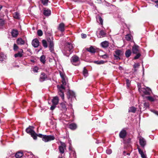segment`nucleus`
I'll return each mask as SVG.
<instances>
[{
	"label": "nucleus",
	"mask_w": 158,
	"mask_h": 158,
	"mask_svg": "<svg viewBox=\"0 0 158 158\" xmlns=\"http://www.w3.org/2000/svg\"><path fill=\"white\" fill-rule=\"evenodd\" d=\"M73 48L72 44L69 42H67L66 43L65 47L62 51L64 55L68 56L72 52Z\"/></svg>",
	"instance_id": "f257e3e1"
},
{
	"label": "nucleus",
	"mask_w": 158,
	"mask_h": 158,
	"mask_svg": "<svg viewBox=\"0 0 158 158\" xmlns=\"http://www.w3.org/2000/svg\"><path fill=\"white\" fill-rule=\"evenodd\" d=\"M37 136L42 138V140L45 142H47L55 139V137L54 135H43L39 134L37 135Z\"/></svg>",
	"instance_id": "f03ea898"
},
{
	"label": "nucleus",
	"mask_w": 158,
	"mask_h": 158,
	"mask_svg": "<svg viewBox=\"0 0 158 158\" xmlns=\"http://www.w3.org/2000/svg\"><path fill=\"white\" fill-rule=\"evenodd\" d=\"M34 128L33 127L30 126L26 129V131L27 133L31 135L34 139H36L38 134H37L34 131Z\"/></svg>",
	"instance_id": "7ed1b4c3"
},
{
	"label": "nucleus",
	"mask_w": 158,
	"mask_h": 158,
	"mask_svg": "<svg viewBox=\"0 0 158 158\" xmlns=\"http://www.w3.org/2000/svg\"><path fill=\"white\" fill-rule=\"evenodd\" d=\"M71 62L74 65H79L80 62L79 57L76 55L73 56L71 58Z\"/></svg>",
	"instance_id": "20e7f679"
},
{
	"label": "nucleus",
	"mask_w": 158,
	"mask_h": 158,
	"mask_svg": "<svg viewBox=\"0 0 158 158\" xmlns=\"http://www.w3.org/2000/svg\"><path fill=\"white\" fill-rule=\"evenodd\" d=\"M47 41L49 43V48L50 52H54V44L53 42V39L52 36L48 38Z\"/></svg>",
	"instance_id": "39448f33"
},
{
	"label": "nucleus",
	"mask_w": 158,
	"mask_h": 158,
	"mask_svg": "<svg viewBox=\"0 0 158 158\" xmlns=\"http://www.w3.org/2000/svg\"><path fill=\"white\" fill-rule=\"evenodd\" d=\"M65 85H61L60 86L59 85L57 86L58 88V94L61 97L63 100L64 99V91L65 90V88L64 86Z\"/></svg>",
	"instance_id": "423d86ee"
},
{
	"label": "nucleus",
	"mask_w": 158,
	"mask_h": 158,
	"mask_svg": "<svg viewBox=\"0 0 158 158\" xmlns=\"http://www.w3.org/2000/svg\"><path fill=\"white\" fill-rule=\"evenodd\" d=\"M61 145L59 147V151L60 153L63 154L64 153V150L66 149L65 144L62 142H60Z\"/></svg>",
	"instance_id": "0eeeda50"
},
{
	"label": "nucleus",
	"mask_w": 158,
	"mask_h": 158,
	"mask_svg": "<svg viewBox=\"0 0 158 158\" xmlns=\"http://www.w3.org/2000/svg\"><path fill=\"white\" fill-rule=\"evenodd\" d=\"M149 104L148 102H145L143 104V106L141 105L139 106V107L140 110H144L149 107Z\"/></svg>",
	"instance_id": "6e6552de"
},
{
	"label": "nucleus",
	"mask_w": 158,
	"mask_h": 158,
	"mask_svg": "<svg viewBox=\"0 0 158 158\" xmlns=\"http://www.w3.org/2000/svg\"><path fill=\"white\" fill-rule=\"evenodd\" d=\"M60 74L61 77L62 78V85H66V77L65 75L62 72H60Z\"/></svg>",
	"instance_id": "1a4fd4ad"
},
{
	"label": "nucleus",
	"mask_w": 158,
	"mask_h": 158,
	"mask_svg": "<svg viewBox=\"0 0 158 158\" xmlns=\"http://www.w3.org/2000/svg\"><path fill=\"white\" fill-rule=\"evenodd\" d=\"M139 143L140 146L143 148H144L146 144V142L145 139L142 138L140 137L139 139Z\"/></svg>",
	"instance_id": "9d476101"
},
{
	"label": "nucleus",
	"mask_w": 158,
	"mask_h": 158,
	"mask_svg": "<svg viewBox=\"0 0 158 158\" xmlns=\"http://www.w3.org/2000/svg\"><path fill=\"white\" fill-rule=\"evenodd\" d=\"M139 47L138 45H134L132 47V51L134 54H136L139 52Z\"/></svg>",
	"instance_id": "9b49d317"
},
{
	"label": "nucleus",
	"mask_w": 158,
	"mask_h": 158,
	"mask_svg": "<svg viewBox=\"0 0 158 158\" xmlns=\"http://www.w3.org/2000/svg\"><path fill=\"white\" fill-rule=\"evenodd\" d=\"M127 135V132L124 129H123L119 133V137L122 139L124 138Z\"/></svg>",
	"instance_id": "f8f14e48"
},
{
	"label": "nucleus",
	"mask_w": 158,
	"mask_h": 158,
	"mask_svg": "<svg viewBox=\"0 0 158 158\" xmlns=\"http://www.w3.org/2000/svg\"><path fill=\"white\" fill-rule=\"evenodd\" d=\"M32 44L35 48H37L39 46V42L38 40L37 39H35L32 41Z\"/></svg>",
	"instance_id": "ddd939ff"
},
{
	"label": "nucleus",
	"mask_w": 158,
	"mask_h": 158,
	"mask_svg": "<svg viewBox=\"0 0 158 158\" xmlns=\"http://www.w3.org/2000/svg\"><path fill=\"white\" fill-rule=\"evenodd\" d=\"M144 93L146 95H150L151 91V89L148 87L142 89Z\"/></svg>",
	"instance_id": "4468645a"
},
{
	"label": "nucleus",
	"mask_w": 158,
	"mask_h": 158,
	"mask_svg": "<svg viewBox=\"0 0 158 158\" xmlns=\"http://www.w3.org/2000/svg\"><path fill=\"white\" fill-rule=\"evenodd\" d=\"M47 78L46 75L44 73H42L40 76V80L41 82H42L45 80Z\"/></svg>",
	"instance_id": "2eb2a0df"
},
{
	"label": "nucleus",
	"mask_w": 158,
	"mask_h": 158,
	"mask_svg": "<svg viewBox=\"0 0 158 158\" xmlns=\"http://www.w3.org/2000/svg\"><path fill=\"white\" fill-rule=\"evenodd\" d=\"M65 25L63 23H61L59 24L58 27V29L62 32L64 31Z\"/></svg>",
	"instance_id": "dca6fc26"
},
{
	"label": "nucleus",
	"mask_w": 158,
	"mask_h": 158,
	"mask_svg": "<svg viewBox=\"0 0 158 158\" xmlns=\"http://www.w3.org/2000/svg\"><path fill=\"white\" fill-rule=\"evenodd\" d=\"M97 35L98 37L102 38L105 36L106 33L103 30H102L100 31L99 33L97 32Z\"/></svg>",
	"instance_id": "f3484780"
},
{
	"label": "nucleus",
	"mask_w": 158,
	"mask_h": 158,
	"mask_svg": "<svg viewBox=\"0 0 158 158\" xmlns=\"http://www.w3.org/2000/svg\"><path fill=\"white\" fill-rule=\"evenodd\" d=\"M11 35L13 37H16L19 34L18 31L16 29H13L12 31Z\"/></svg>",
	"instance_id": "a211bd4d"
},
{
	"label": "nucleus",
	"mask_w": 158,
	"mask_h": 158,
	"mask_svg": "<svg viewBox=\"0 0 158 158\" xmlns=\"http://www.w3.org/2000/svg\"><path fill=\"white\" fill-rule=\"evenodd\" d=\"M59 98L57 96H56L53 98L52 100V104L54 105H57L59 102Z\"/></svg>",
	"instance_id": "6ab92c4d"
},
{
	"label": "nucleus",
	"mask_w": 158,
	"mask_h": 158,
	"mask_svg": "<svg viewBox=\"0 0 158 158\" xmlns=\"http://www.w3.org/2000/svg\"><path fill=\"white\" fill-rule=\"evenodd\" d=\"M137 149H138L139 152L142 158H147L146 155L144 153L143 151L138 147L137 148Z\"/></svg>",
	"instance_id": "aec40b11"
},
{
	"label": "nucleus",
	"mask_w": 158,
	"mask_h": 158,
	"mask_svg": "<svg viewBox=\"0 0 158 158\" xmlns=\"http://www.w3.org/2000/svg\"><path fill=\"white\" fill-rule=\"evenodd\" d=\"M51 13V11L49 9H45L44 10V15L46 16H49L50 15Z\"/></svg>",
	"instance_id": "412c9836"
},
{
	"label": "nucleus",
	"mask_w": 158,
	"mask_h": 158,
	"mask_svg": "<svg viewBox=\"0 0 158 158\" xmlns=\"http://www.w3.org/2000/svg\"><path fill=\"white\" fill-rule=\"evenodd\" d=\"M17 44L19 45H23L25 43L24 41L21 38H18L17 40Z\"/></svg>",
	"instance_id": "4be33fe9"
},
{
	"label": "nucleus",
	"mask_w": 158,
	"mask_h": 158,
	"mask_svg": "<svg viewBox=\"0 0 158 158\" xmlns=\"http://www.w3.org/2000/svg\"><path fill=\"white\" fill-rule=\"evenodd\" d=\"M23 52V50L22 49H21V51L20 52L18 53L15 54V58L17 57H21L22 56L23 54L22 53Z\"/></svg>",
	"instance_id": "5701e85b"
},
{
	"label": "nucleus",
	"mask_w": 158,
	"mask_h": 158,
	"mask_svg": "<svg viewBox=\"0 0 158 158\" xmlns=\"http://www.w3.org/2000/svg\"><path fill=\"white\" fill-rule=\"evenodd\" d=\"M23 156V152H17L15 155L16 158H20L22 157Z\"/></svg>",
	"instance_id": "b1692460"
},
{
	"label": "nucleus",
	"mask_w": 158,
	"mask_h": 158,
	"mask_svg": "<svg viewBox=\"0 0 158 158\" xmlns=\"http://www.w3.org/2000/svg\"><path fill=\"white\" fill-rule=\"evenodd\" d=\"M69 128L72 130H74L77 128V125L74 123L70 124L69 126Z\"/></svg>",
	"instance_id": "393cba45"
},
{
	"label": "nucleus",
	"mask_w": 158,
	"mask_h": 158,
	"mask_svg": "<svg viewBox=\"0 0 158 158\" xmlns=\"http://www.w3.org/2000/svg\"><path fill=\"white\" fill-rule=\"evenodd\" d=\"M102 46L104 48H106L109 46V43L108 41H105L101 43Z\"/></svg>",
	"instance_id": "a878e982"
},
{
	"label": "nucleus",
	"mask_w": 158,
	"mask_h": 158,
	"mask_svg": "<svg viewBox=\"0 0 158 158\" xmlns=\"http://www.w3.org/2000/svg\"><path fill=\"white\" fill-rule=\"evenodd\" d=\"M87 50L92 53H94L96 52L95 49L92 46H91L89 48H87Z\"/></svg>",
	"instance_id": "bb28decb"
},
{
	"label": "nucleus",
	"mask_w": 158,
	"mask_h": 158,
	"mask_svg": "<svg viewBox=\"0 0 158 158\" xmlns=\"http://www.w3.org/2000/svg\"><path fill=\"white\" fill-rule=\"evenodd\" d=\"M136 110V108L134 106H132L129 108L128 110L129 112L135 113Z\"/></svg>",
	"instance_id": "cd10ccee"
},
{
	"label": "nucleus",
	"mask_w": 158,
	"mask_h": 158,
	"mask_svg": "<svg viewBox=\"0 0 158 158\" xmlns=\"http://www.w3.org/2000/svg\"><path fill=\"white\" fill-rule=\"evenodd\" d=\"M131 50L130 49H128L125 52V56L127 57L128 58L131 56Z\"/></svg>",
	"instance_id": "c85d7f7f"
},
{
	"label": "nucleus",
	"mask_w": 158,
	"mask_h": 158,
	"mask_svg": "<svg viewBox=\"0 0 158 158\" xmlns=\"http://www.w3.org/2000/svg\"><path fill=\"white\" fill-rule=\"evenodd\" d=\"M42 43L43 46L45 48H47L48 45L47 41L45 40H43L42 41Z\"/></svg>",
	"instance_id": "c756f323"
},
{
	"label": "nucleus",
	"mask_w": 158,
	"mask_h": 158,
	"mask_svg": "<svg viewBox=\"0 0 158 158\" xmlns=\"http://www.w3.org/2000/svg\"><path fill=\"white\" fill-rule=\"evenodd\" d=\"M14 17L16 19H19L20 18V15L19 13L15 12L13 14Z\"/></svg>",
	"instance_id": "7c9ffc66"
},
{
	"label": "nucleus",
	"mask_w": 158,
	"mask_h": 158,
	"mask_svg": "<svg viewBox=\"0 0 158 158\" xmlns=\"http://www.w3.org/2000/svg\"><path fill=\"white\" fill-rule=\"evenodd\" d=\"M45 56L43 55L40 57V61L41 62H42L43 64H44L45 63Z\"/></svg>",
	"instance_id": "2f4dec72"
},
{
	"label": "nucleus",
	"mask_w": 158,
	"mask_h": 158,
	"mask_svg": "<svg viewBox=\"0 0 158 158\" xmlns=\"http://www.w3.org/2000/svg\"><path fill=\"white\" fill-rule=\"evenodd\" d=\"M146 98L151 102H153L155 100V99L152 97L148 96L146 97Z\"/></svg>",
	"instance_id": "473e14b6"
},
{
	"label": "nucleus",
	"mask_w": 158,
	"mask_h": 158,
	"mask_svg": "<svg viewBox=\"0 0 158 158\" xmlns=\"http://www.w3.org/2000/svg\"><path fill=\"white\" fill-rule=\"evenodd\" d=\"M83 74L85 77H87L88 75V71L85 68L83 69Z\"/></svg>",
	"instance_id": "72a5a7b5"
},
{
	"label": "nucleus",
	"mask_w": 158,
	"mask_h": 158,
	"mask_svg": "<svg viewBox=\"0 0 158 158\" xmlns=\"http://www.w3.org/2000/svg\"><path fill=\"white\" fill-rule=\"evenodd\" d=\"M125 38L127 41H131V36L130 35L127 34L126 35Z\"/></svg>",
	"instance_id": "f704fd0d"
},
{
	"label": "nucleus",
	"mask_w": 158,
	"mask_h": 158,
	"mask_svg": "<svg viewBox=\"0 0 158 158\" xmlns=\"http://www.w3.org/2000/svg\"><path fill=\"white\" fill-rule=\"evenodd\" d=\"M42 3L45 6H47L48 4V0H41Z\"/></svg>",
	"instance_id": "c9c22d12"
},
{
	"label": "nucleus",
	"mask_w": 158,
	"mask_h": 158,
	"mask_svg": "<svg viewBox=\"0 0 158 158\" xmlns=\"http://www.w3.org/2000/svg\"><path fill=\"white\" fill-rule=\"evenodd\" d=\"M61 106L63 109L66 110H67V108L66 107V106L64 103H62L61 104Z\"/></svg>",
	"instance_id": "e433bc0d"
},
{
	"label": "nucleus",
	"mask_w": 158,
	"mask_h": 158,
	"mask_svg": "<svg viewBox=\"0 0 158 158\" xmlns=\"http://www.w3.org/2000/svg\"><path fill=\"white\" fill-rule=\"evenodd\" d=\"M94 63H95L98 64H103L104 63V61L103 60H100L99 61H95L94 62Z\"/></svg>",
	"instance_id": "4c0bfd02"
},
{
	"label": "nucleus",
	"mask_w": 158,
	"mask_h": 158,
	"mask_svg": "<svg viewBox=\"0 0 158 158\" xmlns=\"http://www.w3.org/2000/svg\"><path fill=\"white\" fill-rule=\"evenodd\" d=\"M37 34L40 36H41L43 35L42 31L41 30H39L37 31Z\"/></svg>",
	"instance_id": "58836bf2"
},
{
	"label": "nucleus",
	"mask_w": 158,
	"mask_h": 158,
	"mask_svg": "<svg viewBox=\"0 0 158 158\" xmlns=\"http://www.w3.org/2000/svg\"><path fill=\"white\" fill-rule=\"evenodd\" d=\"M121 51L119 50H117L115 51V54L118 56H119L121 55Z\"/></svg>",
	"instance_id": "ea45409f"
},
{
	"label": "nucleus",
	"mask_w": 158,
	"mask_h": 158,
	"mask_svg": "<svg viewBox=\"0 0 158 158\" xmlns=\"http://www.w3.org/2000/svg\"><path fill=\"white\" fill-rule=\"evenodd\" d=\"M136 55L135 56L134 59H138L141 56V54L139 52H138L137 53H136Z\"/></svg>",
	"instance_id": "a19ab883"
},
{
	"label": "nucleus",
	"mask_w": 158,
	"mask_h": 158,
	"mask_svg": "<svg viewBox=\"0 0 158 158\" xmlns=\"http://www.w3.org/2000/svg\"><path fill=\"white\" fill-rule=\"evenodd\" d=\"M5 23L4 20L2 19H0V26H3Z\"/></svg>",
	"instance_id": "79ce46f5"
},
{
	"label": "nucleus",
	"mask_w": 158,
	"mask_h": 158,
	"mask_svg": "<svg viewBox=\"0 0 158 158\" xmlns=\"http://www.w3.org/2000/svg\"><path fill=\"white\" fill-rule=\"evenodd\" d=\"M38 69L39 68L35 66L33 68V71L34 72L37 73L38 72Z\"/></svg>",
	"instance_id": "37998d69"
},
{
	"label": "nucleus",
	"mask_w": 158,
	"mask_h": 158,
	"mask_svg": "<svg viewBox=\"0 0 158 158\" xmlns=\"http://www.w3.org/2000/svg\"><path fill=\"white\" fill-rule=\"evenodd\" d=\"M18 49V47L17 45L15 44H14L13 49L14 51H16Z\"/></svg>",
	"instance_id": "c03bdc74"
},
{
	"label": "nucleus",
	"mask_w": 158,
	"mask_h": 158,
	"mask_svg": "<svg viewBox=\"0 0 158 158\" xmlns=\"http://www.w3.org/2000/svg\"><path fill=\"white\" fill-rule=\"evenodd\" d=\"M126 82L127 86L128 87H129L130 86V82L129 80L128 79H126Z\"/></svg>",
	"instance_id": "a18cd8bd"
},
{
	"label": "nucleus",
	"mask_w": 158,
	"mask_h": 158,
	"mask_svg": "<svg viewBox=\"0 0 158 158\" xmlns=\"http://www.w3.org/2000/svg\"><path fill=\"white\" fill-rule=\"evenodd\" d=\"M98 20L99 22V23L102 25L103 23V20L101 17H99L98 18Z\"/></svg>",
	"instance_id": "49530a36"
},
{
	"label": "nucleus",
	"mask_w": 158,
	"mask_h": 158,
	"mask_svg": "<svg viewBox=\"0 0 158 158\" xmlns=\"http://www.w3.org/2000/svg\"><path fill=\"white\" fill-rule=\"evenodd\" d=\"M106 153L107 154H110L112 153V150L110 149H108L106 150Z\"/></svg>",
	"instance_id": "de8ad7c7"
},
{
	"label": "nucleus",
	"mask_w": 158,
	"mask_h": 158,
	"mask_svg": "<svg viewBox=\"0 0 158 158\" xmlns=\"http://www.w3.org/2000/svg\"><path fill=\"white\" fill-rule=\"evenodd\" d=\"M114 59L116 60H119L120 59L119 57V56H118L117 55H114Z\"/></svg>",
	"instance_id": "09e8293b"
},
{
	"label": "nucleus",
	"mask_w": 158,
	"mask_h": 158,
	"mask_svg": "<svg viewBox=\"0 0 158 158\" xmlns=\"http://www.w3.org/2000/svg\"><path fill=\"white\" fill-rule=\"evenodd\" d=\"M6 56L3 54L1 53L0 55V59L2 58H5Z\"/></svg>",
	"instance_id": "8fccbe9b"
},
{
	"label": "nucleus",
	"mask_w": 158,
	"mask_h": 158,
	"mask_svg": "<svg viewBox=\"0 0 158 158\" xmlns=\"http://www.w3.org/2000/svg\"><path fill=\"white\" fill-rule=\"evenodd\" d=\"M56 105H54V104H53V105H52L51 107H50V109L52 110H54L56 107Z\"/></svg>",
	"instance_id": "3c124183"
},
{
	"label": "nucleus",
	"mask_w": 158,
	"mask_h": 158,
	"mask_svg": "<svg viewBox=\"0 0 158 158\" xmlns=\"http://www.w3.org/2000/svg\"><path fill=\"white\" fill-rule=\"evenodd\" d=\"M139 64L138 63H137V64L135 63L134 65V67L135 68H138V67H139Z\"/></svg>",
	"instance_id": "603ef678"
},
{
	"label": "nucleus",
	"mask_w": 158,
	"mask_h": 158,
	"mask_svg": "<svg viewBox=\"0 0 158 158\" xmlns=\"http://www.w3.org/2000/svg\"><path fill=\"white\" fill-rule=\"evenodd\" d=\"M81 36L82 38H85L86 37V35L85 34H81Z\"/></svg>",
	"instance_id": "864d4df0"
},
{
	"label": "nucleus",
	"mask_w": 158,
	"mask_h": 158,
	"mask_svg": "<svg viewBox=\"0 0 158 158\" xmlns=\"http://www.w3.org/2000/svg\"><path fill=\"white\" fill-rule=\"evenodd\" d=\"M155 3H156L155 6L157 8H158V0L155 1Z\"/></svg>",
	"instance_id": "5fc2aeb1"
},
{
	"label": "nucleus",
	"mask_w": 158,
	"mask_h": 158,
	"mask_svg": "<svg viewBox=\"0 0 158 158\" xmlns=\"http://www.w3.org/2000/svg\"><path fill=\"white\" fill-rule=\"evenodd\" d=\"M151 111L153 112L154 113H155L156 114H158V112L156 111H155L153 110H151Z\"/></svg>",
	"instance_id": "6e6d98bb"
},
{
	"label": "nucleus",
	"mask_w": 158,
	"mask_h": 158,
	"mask_svg": "<svg viewBox=\"0 0 158 158\" xmlns=\"http://www.w3.org/2000/svg\"><path fill=\"white\" fill-rule=\"evenodd\" d=\"M102 58H106L107 57V55H104L102 56Z\"/></svg>",
	"instance_id": "4d7b16f0"
},
{
	"label": "nucleus",
	"mask_w": 158,
	"mask_h": 158,
	"mask_svg": "<svg viewBox=\"0 0 158 158\" xmlns=\"http://www.w3.org/2000/svg\"><path fill=\"white\" fill-rule=\"evenodd\" d=\"M4 59L5 58H2V59H0V61H1V62H2L3 61Z\"/></svg>",
	"instance_id": "13d9d810"
},
{
	"label": "nucleus",
	"mask_w": 158,
	"mask_h": 158,
	"mask_svg": "<svg viewBox=\"0 0 158 158\" xmlns=\"http://www.w3.org/2000/svg\"><path fill=\"white\" fill-rule=\"evenodd\" d=\"M123 154L124 156H126V152L125 151H124L123 152Z\"/></svg>",
	"instance_id": "bf43d9fd"
},
{
	"label": "nucleus",
	"mask_w": 158,
	"mask_h": 158,
	"mask_svg": "<svg viewBox=\"0 0 158 158\" xmlns=\"http://www.w3.org/2000/svg\"><path fill=\"white\" fill-rule=\"evenodd\" d=\"M2 5H0V11L1 10V9H2Z\"/></svg>",
	"instance_id": "052dcab7"
},
{
	"label": "nucleus",
	"mask_w": 158,
	"mask_h": 158,
	"mask_svg": "<svg viewBox=\"0 0 158 158\" xmlns=\"http://www.w3.org/2000/svg\"><path fill=\"white\" fill-rule=\"evenodd\" d=\"M127 155L128 156H129L130 155V153H127L126 154V155Z\"/></svg>",
	"instance_id": "680f3d73"
},
{
	"label": "nucleus",
	"mask_w": 158,
	"mask_h": 158,
	"mask_svg": "<svg viewBox=\"0 0 158 158\" xmlns=\"http://www.w3.org/2000/svg\"><path fill=\"white\" fill-rule=\"evenodd\" d=\"M58 158H63L62 157V156L61 155V156H59L58 157Z\"/></svg>",
	"instance_id": "e2e57ef3"
},
{
	"label": "nucleus",
	"mask_w": 158,
	"mask_h": 158,
	"mask_svg": "<svg viewBox=\"0 0 158 158\" xmlns=\"http://www.w3.org/2000/svg\"><path fill=\"white\" fill-rule=\"evenodd\" d=\"M97 1H98L99 3H100L101 2L102 0H97Z\"/></svg>",
	"instance_id": "0e129e2a"
},
{
	"label": "nucleus",
	"mask_w": 158,
	"mask_h": 158,
	"mask_svg": "<svg viewBox=\"0 0 158 158\" xmlns=\"http://www.w3.org/2000/svg\"><path fill=\"white\" fill-rule=\"evenodd\" d=\"M31 61L32 62H35V61L34 60H31Z\"/></svg>",
	"instance_id": "69168bd1"
},
{
	"label": "nucleus",
	"mask_w": 158,
	"mask_h": 158,
	"mask_svg": "<svg viewBox=\"0 0 158 158\" xmlns=\"http://www.w3.org/2000/svg\"><path fill=\"white\" fill-rule=\"evenodd\" d=\"M69 150H71V147L70 146L69 147Z\"/></svg>",
	"instance_id": "338daca9"
},
{
	"label": "nucleus",
	"mask_w": 158,
	"mask_h": 158,
	"mask_svg": "<svg viewBox=\"0 0 158 158\" xmlns=\"http://www.w3.org/2000/svg\"><path fill=\"white\" fill-rule=\"evenodd\" d=\"M30 155H32V156H33V154H32L31 152H30Z\"/></svg>",
	"instance_id": "774afa93"
}]
</instances>
